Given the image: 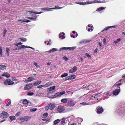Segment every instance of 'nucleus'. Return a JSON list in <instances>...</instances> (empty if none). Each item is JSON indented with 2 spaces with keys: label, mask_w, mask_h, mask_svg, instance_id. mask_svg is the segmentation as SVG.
Here are the masks:
<instances>
[{
  "label": "nucleus",
  "mask_w": 125,
  "mask_h": 125,
  "mask_svg": "<svg viewBox=\"0 0 125 125\" xmlns=\"http://www.w3.org/2000/svg\"><path fill=\"white\" fill-rule=\"evenodd\" d=\"M78 120L79 121V122L80 123H81L83 121V119L82 118H78Z\"/></svg>",
  "instance_id": "50"
},
{
  "label": "nucleus",
  "mask_w": 125,
  "mask_h": 125,
  "mask_svg": "<svg viewBox=\"0 0 125 125\" xmlns=\"http://www.w3.org/2000/svg\"><path fill=\"white\" fill-rule=\"evenodd\" d=\"M30 11H26L25 12V14L27 15L28 14L29 12H30Z\"/></svg>",
  "instance_id": "64"
},
{
  "label": "nucleus",
  "mask_w": 125,
  "mask_h": 125,
  "mask_svg": "<svg viewBox=\"0 0 125 125\" xmlns=\"http://www.w3.org/2000/svg\"><path fill=\"white\" fill-rule=\"evenodd\" d=\"M52 51L53 52L57 51H58V49L57 48H53L52 49Z\"/></svg>",
  "instance_id": "53"
},
{
  "label": "nucleus",
  "mask_w": 125,
  "mask_h": 125,
  "mask_svg": "<svg viewBox=\"0 0 125 125\" xmlns=\"http://www.w3.org/2000/svg\"><path fill=\"white\" fill-rule=\"evenodd\" d=\"M33 17H28L27 18L32 21H36L37 20L36 18L37 17V15H36L34 16L33 15Z\"/></svg>",
  "instance_id": "12"
},
{
  "label": "nucleus",
  "mask_w": 125,
  "mask_h": 125,
  "mask_svg": "<svg viewBox=\"0 0 125 125\" xmlns=\"http://www.w3.org/2000/svg\"><path fill=\"white\" fill-rule=\"evenodd\" d=\"M85 55L87 57L88 59H91V56L87 53H85Z\"/></svg>",
  "instance_id": "45"
},
{
  "label": "nucleus",
  "mask_w": 125,
  "mask_h": 125,
  "mask_svg": "<svg viewBox=\"0 0 125 125\" xmlns=\"http://www.w3.org/2000/svg\"><path fill=\"white\" fill-rule=\"evenodd\" d=\"M7 31L6 30V29H5L4 31V32H3V36L4 37H5V35L6 34V33L7 32Z\"/></svg>",
  "instance_id": "54"
},
{
  "label": "nucleus",
  "mask_w": 125,
  "mask_h": 125,
  "mask_svg": "<svg viewBox=\"0 0 125 125\" xmlns=\"http://www.w3.org/2000/svg\"><path fill=\"white\" fill-rule=\"evenodd\" d=\"M59 38H61L62 39H64L65 38V33L62 32L60 33L59 35Z\"/></svg>",
  "instance_id": "14"
},
{
  "label": "nucleus",
  "mask_w": 125,
  "mask_h": 125,
  "mask_svg": "<svg viewBox=\"0 0 125 125\" xmlns=\"http://www.w3.org/2000/svg\"><path fill=\"white\" fill-rule=\"evenodd\" d=\"M60 121V120L59 119H57L55 120L54 122V124H56L58 123H59Z\"/></svg>",
  "instance_id": "36"
},
{
  "label": "nucleus",
  "mask_w": 125,
  "mask_h": 125,
  "mask_svg": "<svg viewBox=\"0 0 125 125\" xmlns=\"http://www.w3.org/2000/svg\"><path fill=\"white\" fill-rule=\"evenodd\" d=\"M80 104L83 105H87L89 104L85 102H83L82 103H80Z\"/></svg>",
  "instance_id": "35"
},
{
  "label": "nucleus",
  "mask_w": 125,
  "mask_h": 125,
  "mask_svg": "<svg viewBox=\"0 0 125 125\" xmlns=\"http://www.w3.org/2000/svg\"><path fill=\"white\" fill-rule=\"evenodd\" d=\"M24 119L25 121H27L30 119L31 118V116H27L24 117Z\"/></svg>",
  "instance_id": "21"
},
{
  "label": "nucleus",
  "mask_w": 125,
  "mask_h": 125,
  "mask_svg": "<svg viewBox=\"0 0 125 125\" xmlns=\"http://www.w3.org/2000/svg\"><path fill=\"white\" fill-rule=\"evenodd\" d=\"M109 29H110L109 27H106L104 29L103 31H107Z\"/></svg>",
  "instance_id": "51"
},
{
  "label": "nucleus",
  "mask_w": 125,
  "mask_h": 125,
  "mask_svg": "<svg viewBox=\"0 0 125 125\" xmlns=\"http://www.w3.org/2000/svg\"><path fill=\"white\" fill-rule=\"evenodd\" d=\"M33 87V85L32 83H30L27 84L26 86L24 88V89L25 90H30Z\"/></svg>",
  "instance_id": "8"
},
{
  "label": "nucleus",
  "mask_w": 125,
  "mask_h": 125,
  "mask_svg": "<svg viewBox=\"0 0 125 125\" xmlns=\"http://www.w3.org/2000/svg\"><path fill=\"white\" fill-rule=\"evenodd\" d=\"M68 74L67 73H65L63 74H62L61 77L62 78H63L66 76L68 75Z\"/></svg>",
  "instance_id": "39"
},
{
  "label": "nucleus",
  "mask_w": 125,
  "mask_h": 125,
  "mask_svg": "<svg viewBox=\"0 0 125 125\" xmlns=\"http://www.w3.org/2000/svg\"><path fill=\"white\" fill-rule=\"evenodd\" d=\"M14 83V82L11 81L10 79H7L4 81V84L6 85H12Z\"/></svg>",
  "instance_id": "4"
},
{
  "label": "nucleus",
  "mask_w": 125,
  "mask_h": 125,
  "mask_svg": "<svg viewBox=\"0 0 125 125\" xmlns=\"http://www.w3.org/2000/svg\"><path fill=\"white\" fill-rule=\"evenodd\" d=\"M6 66L3 65H0V70H4L6 68Z\"/></svg>",
  "instance_id": "25"
},
{
  "label": "nucleus",
  "mask_w": 125,
  "mask_h": 125,
  "mask_svg": "<svg viewBox=\"0 0 125 125\" xmlns=\"http://www.w3.org/2000/svg\"><path fill=\"white\" fill-rule=\"evenodd\" d=\"M60 7L58 6H56L55 7V8H51L52 9V10H54V9H62L63 7Z\"/></svg>",
  "instance_id": "28"
},
{
  "label": "nucleus",
  "mask_w": 125,
  "mask_h": 125,
  "mask_svg": "<svg viewBox=\"0 0 125 125\" xmlns=\"http://www.w3.org/2000/svg\"><path fill=\"white\" fill-rule=\"evenodd\" d=\"M88 27H91V31H92L93 30V26L92 25H88Z\"/></svg>",
  "instance_id": "49"
},
{
  "label": "nucleus",
  "mask_w": 125,
  "mask_h": 125,
  "mask_svg": "<svg viewBox=\"0 0 125 125\" xmlns=\"http://www.w3.org/2000/svg\"><path fill=\"white\" fill-rule=\"evenodd\" d=\"M65 92L64 91H63L61 92L57 93L54 95V97H60L62 95L65 94Z\"/></svg>",
  "instance_id": "6"
},
{
  "label": "nucleus",
  "mask_w": 125,
  "mask_h": 125,
  "mask_svg": "<svg viewBox=\"0 0 125 125\" xmlns=\"http://www.w3.org/2000/svg\"><path fill=\"white\" fill-rule=\"evenodd\" d=\"M48 115V114L47 113H44L43 115V117H47Z\"/></svg>",
  "instance_id": "44"
},
{
  "label": "nucleus",
  "mask_w": 125,
  "mask_h": 125,
  "mask_svg": "<svg viewBox=\"0 0 125 125\" xmlns=\"http://www.w3.org/2000/svg\"><path fill=\"white\" fill-rule=\"evenodd\" d=\"M70 125H80V124L79 123H74Z\"/></svg>",
  "instance_id": "56"
},
{
  "label": "nucleus",
  "mask_w": 125,
  "mask_h": 125,
  "mask_svg": "<svg viewBox=\"0 0 125 125\" xmlns=\"http://www.w3.org/2000/svg\"><path fill=\"white\" fill-rule=\"evenodd\" d=\"M37 110V109L36 108H33L30 110L31 112H35Z\"/></svg>",
  "instance_id": "46"
},
{
  "label": "nucleus",
  "mask_w": 125,
  "mask_h": 125,
  "mask_svg": "<svg viewBox=\"0 0 125 125\" xmlns=\"http://www.w3.org/2000/svg\"><path fill=\"white\" fill-rule=\"evenodd\" d=\"M20 40L23 42H25L27 41V39L25 38H20Z\"/></svg>",
  "instance_id": "38"
},
{
  "label": "nucleus",
  "mask_w": 125,
  "mask_h": 125,
  "mask_svg": "<svg viewBox=\"0 0 125 125\" xmlns=\"http://www.w3.org/2000/svg\"><path fill=\"white\" fill-rule=\"evenodd\" d=\"M55 88V86H53L49 88L48 89V91H49V92L50 91H52V90L54 89Z\"/></svg>",
  "instance_id": "23"
},
{
  "label": "nucleus",
  "mask_w": 125,
  "mask_h": 125,
  "mask_svg": "<svg viewBox=\"0 0 125 125\" xmlns=\"http://www.w3.org/2000/svg\"><path fill=\"white\" fill-rule=\"evenodd\" d=\"M56 107V106L55 104L50 103L46 106L45 108V110L47 111L48 109L50 110H53Z\"/></svg>",
  "instance_id": "2"
},
{
  "label": "nucleus",
  "mask_w": 125,
  "mask_h": 125,
  "mask_svg": "<svg viewBox=\"0 0 125 125\" xmlns=\"http://www.w3.org/2000/svg\"><path fill=\"white\" fill-rule=\"evenodd\" d=\"M69 98H64L62 99L61 100V101L64 103L68 102Z\"/></svg>",
  "instance_id": "20"
},
{
  "label": "nucleus",
  "mask_w": 125,
  "mask_h": 125,
  "mask_svg": "<svg viewBox=\"0 0 125 125\" xmlns=\"http://www.w3.org/2000/svg\"><path fill=\"white\" fill-rule=\"evenodd\" d=\"M48 83H47L46 84L44 85H41L38 86L37 87V88H41L43 87H47L48 86Z\"/></svg>",
  "instance_id": "22"
},
{
  "label": "nucleus",
  "mask_w": 125,
  "mask_h": 125,
  "mask_svg": "<svg viewBox=\"0 0 125 125\" xmlns=\"http://www.w3.org/2000/svg\"><path fill=\"white\" fill-rule=\"evenodd\" d=\"M37 67H39V65H38V64L36 62H34L33 63Z\"/></svg>",
  "instance_id": "61"
},
{
  "label": "nucleus",
  "mask_w": 125,
  "mask_h": 125,
  "mask_svg": "<svg viewBox=\"0 0 125 125\" xmlns=\"http://www.w3.org/2000/svg\"><path fill=\"white\" fill-rule=\"evenodd\" d=\"M21 114V113L20 112H18L16 114L15 116H20Z\"/></svg>",
  "instance_id": "48"
},
{
  "label": "nucleus",
  "mask_w": 125,
  "mask_h": 125,
  "mask_svg": "<svg viewBox=\"0 0 125 125\" xmlns=\"http://www.w3.org/2000/svg\"><path fill=\"white\" fill-rule=\"evenodd\" d=\"M21 48V49H25L26 48H28V47L24 45H22L20 46Z\"/></svg>",
  "instance_id": "43"
},
{
  "label": "nucleus",
  "mask_w": 125,
  "mask_h": 125,
  "mask_svg": "<svg viewBox=\"0 0 125 125\" xmlns=\"http://www.w3.org/2000/svg\"><path fill=\"white\" fill-rule=\"evenodd\" d=\"M65 107L64 106H59L57 108V111L59 112H62L63 111L65 110Z\"/></svg>",
  "instance_id": "7"
},
{
  "label": "nucleus",
  "mask_w": 125,
  "mask_h": 125,
  "mask_svg": "<svg viewBox=\"0 0 125 125\" xmlns=\"http://www.w3.org/2000/svg\"><path fill=\"white\" fill-rule=\"evenodd\" d=\"M76 77V76L75 75H71V77H69V79L71 80L74 79Z\"/></svg>",
  "instance_id": "31"
},
{
  "label": "nucleus",
  "mask_w": 125,
  "mask_h": 125,
  "mask_svg": "<svg viewBox=\"0 0 125 125\" xmlns=\"http://www.w3.org/2000/svg\"><path fill=\"white\" fill-rule=\"evenodd\" d=\"M121 40L120 38L117 39L116 40H115L114 42L115 43V44L117 43L120 42Z\"/></svg>",
  "instance_id": "40"
},
{
  "label": "nucleus",
  "mask_w": 125,
  "mask_h": 125,
  "mask_svg": "<svg viewBox=\"0 0 125 125\" xmlns=\"http://www.w3.org/2000/svg\"><path fill=\"white\" fill-rule=\"evenodd\" d=\"M18 21L19 22H28L31 21H30L27 20L26 19H22L20 20H19Z\"/></svg>",
  "instance_id": "15"
},
{
  "label": "nucleus",
  "mask_w": 125,
  "mask_h": 125,
  "mask_svg": "<svg viewBox=\"0 0 125 125\" xmlns=\"http://www.w3.org/2000/svg\"><path fill=\"white\" fill-rule=\"evenodd\" d=\"M34 94V93L31 92H28L27 94V95L30 96Z\"/></svg>",
  "instance_id": "41"
},
{
  "label": "nucleus",
  "mask_w": 125,
  "mask_h": 125,
  "mask_svg": "<svg viewBox=\"0 0 125 125\" xmlns=\"http://www.w3.org/2000/svg\"><path fill=\"white\" fill-rule=\"evenodd\" d=\"M1 76H5L7 78H9L10 77V74L7 73H4L1 75Z\"/></svg>",
  "instance_id": "13"
},
{
  "label": "nucleus",
  "mask_w": 125,
  "mask_h": 125,
  "mask_svg": "<svg viewBox=\"0 0 125 125\" xmlns=\"http://www.w3.org/2000/svg\"><path fill=\"white\" fill-rule=\"evenodd\" d=\"M41 9L47 11H52V9H51V8H41Z\"/></svg>",
  "instance_id": "16"
},
{
  "label": "nucleus",
  "mask_w": 125,
  "mask_h": 125,
  "mask_svg": "<svg viewBox=\"0 0 125 125\" xmlns=\"http://www.w3.org/2000/svg\"><path fill=\"white\" fill-rule=\"evenodd\" d=\"M68 48V50H69L70 51H73L76 48V47H67Z\"/></svg>",
  "instance_id": "27"
},
{
  "label": "nucleus",
  "mask_w": 125,
  "mask_h": 125,
  "mask_svg": "<svg viewBox=\"0 0 125 125\" xmlns=\"http://www.w3.org/2000/svg\"><path fill=\"white\" fill-rule=\"evenodd\" d=\"M42 82L41 81H36L34 83V86H36L41 83Z\"/></svg>",
  "instance_id": "18"
},
{
  "label": "nucleus",
  "mask_w": 125,
  "mask_h": 125,
  "mask_svg": "<svg viewBox=\"0 0 125 125\" xmlns=\"http://www.w3.org/2000/svg\"><path fill=\"white\" fill-rule=\"evenodd\" d=\"M105 8H104L103 7H101L98 8L96 11H100L101 10H102L104 9H105Z\"/></svg>",
  "instance_id": "26"
},
{
  "label": "nucleus",
  "mask_w": 125,
  "mask_h": 125,
  "mask_svg": "<svg viewBox=\"0 0 125 125\" xmlns=\"http://www.w3.org/2000/svg\"><path fill=\"white\" fill-rule=\"evenodd\" d=\"M93 3V1H87L85 2H84L83 4L84 5H85L86 4H91Z\"/></svg>",
  "instance_id": "33"
},
{
  "label": "nucleus",
  "mask_w": 125,
  "mask_h": 125,
  "mask_svg": "<svg viewBox=\"0 0 125 125\" xmlns=\"http://www.w3.org/2000/svg\"><path fill=\"white\" fill-rule=\"evenodd\" d=\"M28 102L27 100L25 99L23 100V103L24 104H28Z\"/></svg>",
  "instance_id": "37"
},
{
  "label": "nucleus",
  "mask_w": 125,
  "mask_h": 125,
  "mask_svg": "<svg viewBox=\"0 0 125 125\" xmlns=\"http://www.w3.org/2000/svg\"><path fill=\"white\" fill-rule=\"evenodd\" d=\"M76 3L77 4H78L80 5H84L83 4L84 3V2H76Z\"/></svg>",
  "instance_id": "60"
},
{
  "label": "nucleus",
  "mask_w": 125,
  "mask_h": 125,
  "mask_svg": "<svg viewBox=\"0 0 125 125\" xmlns=\"http://www.w3.org/2000/svg\"><path fill=\"white\" fill-rule=\"evenodd\" d=\"M104 94L105 95H109V96L111 95V94H110V92L109 91H108V92H107L106 93H104Z\"/></svg>",
  "instance_id": "47"
},
{
  "label": "nucleus",
  "mask_w": 125,
  "mask_h": 125,
  "mask_svg": "<svg viewBox=\"0 0 125 125\" xmlns=\"http://www.w3.org/2000/svg\"><path fill=\"white\" fill-rule=\"evenodd\" d=\"M10 50V49L7 47L6 48V53L7 56H9V52Z\"/></svg>",
  "instance_id": "29"
},
{
  "label": "nucleus",
  "mask_w": 125,
  "mask_h": 125,
  "mask_svg": "<svg viewBox=\"0 0 125 125\" xmlns=\"http://www.w3.org/2000/svg\"><path fill=\"white\" fill-rule=\"evenodd\" d=\"M93 3H102L106 2V1H98L97 0H94V1H93Z\"/></svg>",
  "instance_id": "17"
},
{
  "label": "nucleus",
  "mask_w": 125,
  "mask_h": 125,
  "mask_svg": "<svg viewBox=\"0 0 125 125\" xmlns=\"http://www.w3.org/2000/svg\"><path fill=\"white\" fill-rule=\"evenodd\" d=\"M77 67L76 66H74L69 71V73H71L75 72L77 71Z\"/></svg>",
  "instance_id": "11"
},
{
  "label": "nucleus",
  "mask_w": 125,
  "mask_h": 125,
  "mask_svg": "<svg viewBox=\"0 0 125 125\" xmlns=\"http://www.w3.org/2000/svg\"><path fill=\"white\" fill-rule=\"evenodd\" d=\"M122 83H116L115 85H114L115 86H120L122 85Z\"/></svg>",
  "instance_id": "42"
},
{
  "label": "nucleus",
  "mask_w": 125,
  "mask_h": 125,
  "mask_svg": "<svg viewBox=\"0 0 125 125\" xmlns=\"http://www.w3.org/2000/svg\"><path fill=\"white\" fill-rule=\"evenodd\" d=\"M11 103V101H9L8 103L7 104L6 106H9L10 104Z\"/></svg>",
  "instance_id": "62"
},
{
  "label": "nucleus",
  "mask_w": 125,
  "mask_h": 125,
  "mask_svg": "<svg viewBox=\"0 0 125 125\" xmlns=\"http://www.w3.org/2000/svg\"><path fill=\"white\" fill-rule=\"evenodd\" d=\"M10 118L11 121H12L16 119L15 117L14 116H10L9 117Z\"/></svg>",
  "instance_id": "32"
},
{
  "label": "nucleus",
  "mask_w": 125,
  "mask_h": 125,
  "mask_svg": "<svg viewBox=\"0 0 125 125\" xmlns=\"http://www.w3.org/2000/svg\"><path fill=\"white\" fill-rule=\"evenodd\" d=\"M68 48L67 47H63L61 48L59 50V51H63V50H68Z\"/></svg>",
  "instance_id": "30"
},
{
  "label": "nucleus",
  "mask_w": 125,
  "mask_h": 125,
  "mask_svg": "<svg viewBox=\"0 0 125 125\" xmlns=\"http://www.w3.org/2000/svg\"><path fill=\"white\" fill-rule=\"evenodd\" d=\"M103 111V109L102 107H97V108L96 112L97 113L100 114L102 113Z\"/></svg>",
  "instance_id": "10"
},
{
  "label": "nucleus",
  "mask_w": 125,
  "mask_h": 125,
  "mask_svg": "<svg viewBox=\"0 0 125 125\" xmlns=\"http://www.w3.org/2000/svg\"><path fill=\"white\" fill-rule=\"evenodd\" d=\"M32 13H31V12H29L28 14L27 15V16H33V14H32Z\"/></svg>",
  "instance_id": "57"
},
{
  "label": "nucleus",
  "mask_w": 125,
  "mask_h": 125,
  "mask_svg": "<svg viewBox=\"0 0 125 125\" xmlns=\"http://www.w3.org/2000/svg\"><path fill=\"white\" fill-rule=\"evenodd\" d=\"M0 54L1 56H2V50L1 49V47L0 48Z\"/></svg>",
  "instance_id": "55"
},
{
  "label": "nucleus",
  "mask_w": 125,
  "mask_h": 125,
  "mask_svg": "<svg viewBox=\"0 0 125 125\" xmlns=\"http://www.w3.org/2000/svg\"><path fill=\"white\" fill-rule=\"evenodd\" d=\"M115 113L120 116H122L125 115V108L120 107L115 111Z\"/></svg>",
  "instance_id": "1"
},
{
  "label": "nucleus",
  "mask_w": 125,
  "mask_h": 125,
  "mask_svg": "<svg viewBox=\"0 0 125 125\" xmlns=\"http://www.w3.org/2000/svg\"><path fill=\"white\" fill-rule=\"evenodd\" d=\"M119 89H116L114 90L113 92V94L114 95H116L119 94L120 91V87H119Z\"/></svg>",
  "instance_id": "9"
},
{
  "label": "nucleus",
  "mask_w": 125,
  "mask_h": 125,
  "mask_svg": "<svg viewBox=\"0 0 125 125\" xmlns=\"http://www.w3.org/2000/svg\"><path fill=\"white\" fill-rule=\"evenodd\" d=\"M68 106L70 107H73L75 105V103L74 102L72 101L71 99H69L68 102Z\"/></svg>",
  "instance_id": "5"
},
{
  "label": "nucleus",
  "mask_w": 125,
  "mask_h": 125,
  "mask_svg": "<svg viewBox=\"0 0 125 125\" xmlns=\"http://www.w3.org/2000/svg\"><path fill=\"white\" fill-rule=\"evenodd\" d=\"M117 26V25L113 26H109L110 28H115Z\"/></svg>",
  "instance_id": "59"
},
{
  "label": "nucleus",
  "mask_w": 125,
  "mask_h": 125,
  "mask_svg": "<svg viewBox=\"0 0 125 125\" xmlns=\"http://www.w3.org/2000/svg\"><path fill=\"white\" fill-rule=\"evenodd\" d=\"M63 58L64 60L66 61H67L68 60V59L66 56H64Z\"/></svg>",
  "instance_id": "58"
},
{
  "label": "nucleus",
  "mask_w": 125,
  "mask_h": 125,
  "mask_svg": "<svg viewBox=\"0 0 125 125\" xmlns=\"http://www.w3.org/2000/svg\"><path fill=\"white\" fill-rule=\"evenodd\" d=\"M20 120L22 122H24L25 121V120L24 119V117H21L20 118Z\"/></svg>",
  "instance_id": "52"
},
{
  "label": "nucleus",
  "mask_w": 125,
  "mask_h": 125,
  "mask_svg": "<svg viewBox=\"0 0 125 125\" xmlns=\"http://www.w3.org/2000/svg\"><path fill=\"white\" fill-rule=\"evenodd\" d=\"M65 118H62L60 125H64L65 123Z\"/></svg>",
  "instance_id": "19"
},
{
  "label": "nucleus",
  "mask_w": 125,
  "mask_h": 125,
  "mask_svg": "<svg viewBox=\"0 0 125 125\" xmlns=\"http://www.w3.org/2000/svg\"><path fill=\"white\" fill-rule=\"evenodd\" d=\"M34 78L33 77H29L28 78V79L27 80H26V82H30L34 80Z\"/></svg>",
  "instance_id": "24"
},
{
  "label": "nucleus",
  "mask_w": 125,
  "mask_h": 125,
  "mask_svg": "<svg viewBox=\"0 0 125 125\" xmlns=\"http://www.w3.org/2000/svg\"><path fill=\"white\" fill-rule=\"evenodd\" d=\"M30 12H31V13H33L37 14H40L42 13V12H37L36 11H30Z\"/></svg>",
  "instance_id": "34"
},
{
  "label": "nucleus",
  "mask_w": 125,
  "mask_h": 125,
  "mask_svg": "<svg viewBox=\"0 0 125 125\" xmlns=\"http://www.w3.org/2000/svg\"><path fill=\"white\" fill-rule=\"evenodd\" d=\"M9 116V114L7 112L3 111L0 115V117L1 118L6 119Z\"/></svg>",
  "instance_id": "3"
},
{
  "label": "nucleus",
  "mask_w": 125,
  "mask_h": 125,
  "mask_svg": "<svg viewBox=\"0 0 125 125\" xmlns=\"http://www.w3.org/2000/svg\"><path fill=\"white\" fill-rule=\"evenodd\" d=\"M103 43L104 44H105L106 43V39L105 38H104L103 39Z\"/></svg>",
  "instance_id": "63"
}]
</instances>
